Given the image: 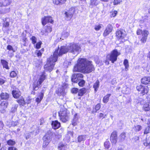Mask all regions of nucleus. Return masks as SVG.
Segmentation results:
<instances>
[{
	"label": "nucleus",
	"mask_w": 150,
	"mask_h": 150,
	"mask_svg": "<svg viewBox=\"0 0 150 150\" xmlns=\"http://www.w3.org/2000/svg\"><path fill=\"white\" fill-rule=\"evenodd\" d=\"M69 52V47L65 46H61L59 48L58 46L53 53V55L51 56L47 59V62L50 66L55 64V63L58 60L59 57H61L64 54Z\"/></svg>",
	"instance_id": "obj_1"
},
{
	"label": "nucleus",
	"mask_w": 150,
	"mask_h": 150,
	"mask_svg": "<svg viewBox=\"0 0 150 150\" xmlns=\"http://www.w3.org/2000/svg\"><path fill=\"white\" fill-rule=\"evenodd\" d=\"M149 34V32L146 30H143L139 28L136 31V34L139 36L138 38L142 43H145L146 42Z\"/></svg>",
	"instance_id": "obj_2"
},
{
	"label": "nucleus",
	"mask_w": 150,
	"mask_h": 150,
	"mask_svg": "<svg viewBox=\"0 0 150 150\" xmlns=\"http://www.w3.org/2000/svg\"><path fill=\"white\" fill-rule=\"evenodd\" d=\"M124 30L122 29H118L115 33V37L118 40L120 41V43H122L127 40L125 39L127 34L125 33Z\"/></svg>",
	"instance_id": "obj_3"
},
{
	"label": "nucleus",
	"mask_w": 150,
	"mask_h": 150,
	"mask_svg": "<svg viewBox=\"0 0 150 150\" xmlns=\"http://www.w3.org/2000/svg\"><path fill=\"white\" fill-rule=\"evenodd\" d=\"M69 112L65 108L63 107L59 112V115L60 120L64 122L68 121L69 120Z\"/></svg>",
	"instance_id": "obj_4"
},
{
	"label": "nucleus",
	"mask_w": 150,
	"mask_h": 150,
	"mask_svg": "<svg viewBox=\"0 0 150 150\" xmlns=\"http://www.w3.org/2000/svg\"><path fill=\"white\" fill-rule=\"evenodd\" d=\"M57 134V133H53L52 132L49 131L44 136L43 138V142L42 146L44 148H45L49 144L51 140V137L52 135L56 136Z\"/></svg>",
	"instance_id": "obj_5"
},
{
	"label": "nucleus",
	"mask_w": 150,
	"mask_h": 150,
	"mask_svg": "<svg viewBox=\"0 0 150 150\" xmlns=\"http://www.w3.org/2000/svg\"><path fill=\"white\" fill-rule=\"evenodd\" d=\"M94 69L92 66H74V71L85 73H88L92 72Z\"/></svg>",
	"instance_id": "obj_6"
},
{
	"label": "nucleus",
	"mask_w": 150,
	"mask_h": 150,
	"mask_svg": "<svg viewBox=\"0 0 150 150\" xmlns=\"http://www.w3.org/2000/svg\"><path fill=\"white\" fill-rule=\"evenodd\" d=\"M68 47L69 52L74 54L76 52L79 53L81 51L80 46L77 43H70Z\"/></svg>",
	"instance_id": "obj_7"
},
{
	"label": "nucleus",
	"mask_w": 150,
	"mask_h": 150,
	"mask_svg": "<svg viewBox=\"0 0 150 150\" xmlns=\"http://www.w3.org/2000/svg\"><path fill=\"white\" fill-rule=\"evenodd\" d=\"M120 54V53L116 49L113 50L109 54L108 60L114 63L117 60V57Z\"/></svg>",
	"instance_id": "obj_8"
},
{
	"label": "nucleus",
	"mask_w": 150,
	"mask_h": 150,
	"mask_svg": "<svg viewBox=\"0 0 150 150\" xmlns=\"http://www.w3.org/2000/svg\"><path fill=\"white\" fill-rule=\"evenodd\" d=\"M92 62L88 60L86 58H79L76 66H92Z\"/></svg>",
	"instance_id": "obj_9"
},
{
	"label": "nucleus",
	"mask_w": 150,
	"mask_h": 150,
	"mask_svg": "<svg viewBox=\"0 0 150 150\" xmlns=\"http://www.w3.org/2000/svg\"><path fill=\"white\" fill-rule=\"evenodd\" d=\"M41 23L43 26H45L47 23L53 24L54 20L53 18L50 16H45L41 19Z\"/></svg>",
	"instance_id": "obj_10"
},
{
	"label": "nucleus",
	"mask_w": 150,
	"mask_h": 150,
	"mask_svg": "<svg viewBox=\"0 0 150 150\" xmlns=\"http://www.w3.org/2000/svg\"><path fill=\"white\" fill-rule=\"evenodd\" d=\"M45 74L43 73L40 76L38 81H35L33 85V89L37 90L38 88V86L42 83V82L45 79Z\"/></svg>",
	"instance_id": "obj_11"
},
{
	"label": "nucleus",
	"mask_w": 150,
	"mask_h": 150,
	"mask_svg": "<svg viewBox=\"0 0 150 150\" xmlns=\"http://www.w3.org/2000/svg\"><path fill=\"white\" fill-rule=\"evenodd\" d=\"M75 13L74 9L71 8L66 11L64 13L65 15V18L67 21H70L72 18L73 15Z\"/></svg>",
	"instance_id": "obj_12"
},
{
	"label": "nucleus",
	"mask_w": 150,
	"mask_h": 150,
	"mask_svg": "<svg viewBox=\"0 0 150 150\" xmlns=\"http://www.w3.org/2000/svg\"><path fill=\"white\" fill-rule=\"evenodd\" d=\"M137 90L140 92L143 95L147 94L149 92V88L147 86L140 85H138L136 87Z\"/></svg>",
	"instance_id": "obj_13"
},
{
	"label": "nucleus",
	"mask_w": 150,
	"mask_h": 150,
	"mask_svg": "<svg viewBox=\"0 0 150 150\" xmlns=\"http://www.w3.org/2000/svg\"><path fill=\"white\" fill-rule=\"evenodd\" d=\"M52 30V28L51 25H47L45 26L44 30L41 31L42 35H47L48 34L50 33Z\"/></svg>",
	"instance_id": "obj_14"
},
{
	"label": "nucleus",
	"mask_w": 150,
	"mask_h": 150,
	"mask_svg": "<svg viewBox=\"0 0 150 150\" xmlns=\"http://www.w3.org/2000/svg\"><path fill=\"white\" fill-rule=\"evenodd\" d=\"M113 29V27L111 24L108 25L105 28L103 35V37H105L109 35Z\"/></svg>",
	"instance_id": "obj_15"
},
{
	"label": "nucleus",
	"mask_w": 150,
	"mask_h": 150,
	"mask_svg": "<svg viewBox=\"0 0 150 150\" xmlns=\"http://www.w3.org/2000/svg\"><path fill=\"white\" fill-rule=\"evenodd\" d=\"M11 3V0H0V7L7 6Z\"/></svg>",
	"instance_id": "obj_16"
},
{
	"label": "nucleus",
	"mask_w": 150,
	"mask_h": 150,
	"mask_svg": "<svg viewBox=\"0 0 150 150\" xmlns=\"http://www.w3.org/2000/svg\"><path fill=\"white\" fill-rule=\"evenodd\" d=\"M8 103L6 101L2 102L0 105V110L1 113H4L8 106Z\"/></svg>",
	"instance_id": "obj_17"
},
{
	"label": "nucleus",
	"mask_w": 150,
	"mask_h": 150,
	"mask_svg": "<svg viewBox=\"0 0 150 150\" xmlns=\"http://www.w3.org/2000/svg\"><path fill=\"white\" fill-rule=\"evenodd\" d=\"M149 97L150 98L149 102L144 103L143 106V109L146 111L150 110V95Z\"/></svg>",
	"instance_id": "obj_18"
},
{
	"label": "nucleus",
	"mask_w": 150,
	"mask_h": 150,
	"mask_svg": "<svg viewBox=\"0 0 150 150\" xmlns=\"http://www.w3.org/2000/svg\"><path fill=\"white\" fill-rule=\"evenodd\" d=\"M117 137L116 132H113L111 135L110 139L111 142L113 144H115L117 141Z\"/></svg>",
	"instance_id": "obj_19"
},
{
	"label": "nucleus",
	"mask_w": 150,
	"mask_h": 150,
	"mask_svg": "<svg viewBox=\"0 0 150 150\" xmlns=\"http://www.w3.org/2000/svg\"><path fill=\"white\" fill-rule=\"evenodd\" d=\"M52 3L55 5H62L65 4L67 0H52Z\"/></svg>",
	"instance_id": "obj_20"
},
{
	"label": "nucleus",
	"mask_w": 150,
	"mask_h": 150,
	"mask_svg": "<svg viewBox=\"0 0 150 150\" xmlns=\"http://www.w3.org/2000/svg\"><path fill=\"white\" fill-rule=\"evenodd\" d=\"M52 127L54 129L59 128L60 126V123L57 120L53 121L52 123Z\"/></svg>",
	"instance_id": "obj_21"
},
{
	"label": "nucleus",
	"mask_w": 150,
	"mask_h": 150,
	"mask_svg": "<svg viewBox=\"0 0 150 150\" xmlns=\"http://www.w3.org/2000/svg\"><path fill=\"white\" fill-rule=\"evenodd\" d=\"M141 82L144 84L150 83V77H145L141 79Z\"/></svg>",
	"instance_id": "obj_22"
},
{
	"label": "nucleus",
	"mask_w": 150,
	"mask_h": 150,
	"mask_svg": "<svg viewBox=\"0 0 150 150\" xmlns=\"http://www.w3.org/2000/svg\"><path fill=\"white\" fill-rule=\"evenodd\" d=\"M67 145L66 144L60 143L58 146V149L59 150H65L66 148H67Z\"/></svg>",
	"instance_id": "obj_23"
},
{
	"label": "nucleus",
	"mask_w": 150,
	"mask_h": 150,
	"mask_svg": "<svg viewBox=\"0 0 150 150\" xmlns=\"http://www.w3.org/2000/svg\"><path fill=\"white\" fill-rule=\"evenodd\" d=\"M12 93L13 97L15 98H18L21 95V93L16 90H13Z\"/></svg>",
	"instance_id": "obj_24"
},
{
	"label": "nucleus",
	"mask_w": 150,
	"mask_h": 150,
	"mask_svg": "<svg viewBox=\"0 0 150 150\" xmlns=\"http://www.w3.org/2000/svg\"><path fill=\"white\" fill-rule=\"evenodd\" d=\"M99 86V82L98 80H97L95 83H94L93 87L94 89L95 92L98 90Z\"/></svg>",
	"instance_id": "obj_25"
},
{
	"label": "nucleus",
	"mask_w": 150,
	"mask_h": 150,
	"mask_svg": "<svg viewBox=\"0 0 150 150\" xmlns=\"http://www.w3.org/2000/svg\"><path fill=\"white\" fill-rule=\"evenodd\" d=\"M111 96L110 94H107L103 98V102L104 103H106L108 101L109 98Z\"/></svg>",
	"instance_id": "obj_26"
},
{
	"label": "nucleus",
	"mask_w": 150,
	"mask_h": 150,
	"mask_svg": "<svg viewBox=\"0 0 150 150\" xmlns=\"http://www.w3.org/2000/svg\"><path fill=\"white\" fill-rule=\"evenodd\" d=\"M86 135L79 136L78 137V142H80L81 141H84L86 140Z\"/></svg>",
	"instance_id": "obj_27"
},
{
	"label": "nucleus",
	"mask_w": 150,
	"mask_h": 150,
	"mask_svg": "<svg viewBox=\"0 0 150 150\" xmlns=\"http://www.w3.org/2000/svg\"><path fill=\"white\" fill-rule=\"evenodd\" d=\"M44 94L42 93H40L39 97H37L36 99V101L38 103H40L43 98Z\"/></svg>",
	"instance_id": "obj_28"
},
{
	"label": "nucleus",
	"mask_w": 150,
	"mask_h": 150,
	"mask_svg": "<svg viewBox=\"0 0 150 150\" xmlns=\"http://www.w3.org/2000/svg\"><path fill=\"white\" fill-rule=\"evenodd\" d=\"M110 16L111 18H114L115 17L118 13V12L116 10L112 11L110 12Z\"/></svg>",
	"instance_id": "obj_29"
},
{
	"label": "nucleus",
	"mask_w": 150,
	"mask_h": 150,
	"mask_svg": "<svg viewBox=\"0 0 150 150\" xmlns=\"http://www.w3.org/2000/svg\"><path fill=\"white\" fill-rule=\"evenodd\" d=\"M77 114H76L74 115V119H73L72 121V125L74 126H75L77 124V121L78 120V119L76 117V116H77Z\"/></svg>",
	"instance_id": "obj_30"
},
{
	"label": "nucleus",
	"mask_w": 150,
	"mask_h": 150,
	"mask_svg": "<svg viewBox=\"0 0 150 150\" xmlns=\"http://www.w3.org/2000/svg\"><path fill=\"white\" fill-rule=\"evenodd\" d=\"M1 99H6L8 98V95L6 93H2L0 95Z\"/></svg>",
	"instance_id": "obj_31"
},
{
	"label": "nucleus",
	"mask_w": 150,
	"mask_h": 150,
	"mask_svg": "<svg viewBox=\"0 0 150 150\" xmlns=\"http://www.w3.org/2000/svg\"><path fill=\"white\" fill-rule=\"evenodd\" d=\"M17 102L23 106L25 104V101L22 97H21L20 98L17 100Z\"/></svg>",
	"instance_id": "obj_32"
},
{
	"label": "nucleus",
	"mask_w": 150,
	"mask_h": 150,
	"mask_svg": "<svg viewBox=\"0 0 150 150\" xmlns=\"http://www.w3.org/2000/svg\"><path fill=\"white\" fill-rule=\"evenodd\" d=\"M21 39L23 42L24 43V45L25 46L26 42L28 40L27 38H26V34L23 35Z\"/></svg>",
	"instance_id": "obj_33"
},
{
	"label": "nucleus",
	"mask_w": 150,
	"mask_h": 150,
	"mask_svg": "<svg viewBox=\"0 0 150 150\" xmlns=\"http://www.w3.org/2000/svg\"><path fill=\"white\" fill-rule=\"evenodd\" d=\"M78 95L79 96H81L84 94L86 92L85 89V88H82L78 91Z\"/></svg>",
	"instance_id": "obj_34"
},
{
	"label": "nucleus",
	"mask_w": 150,
	"mask_h": 150,
	"mask_svg": "<svg viewBox=\"0 0 150 150\" xmlns=\"http://www.w3.org/2000/svg\"><path fill=\"white\" fill-rule=\"evenodd\" d=\"M78 79L77 77L76 74H74L72 75L71 81L74 82H77Z\"/></svg>",
	"instance_id": "obj_35"
},
{
	"label": "nucleus",
	"mask_w": 150,
	"mask_h": 150,
	"mask_svg": "<svg viewBox=\"0 0 150 150\" xmlns=\"http://www.w3.org/2000/svg\"><path fill=\"white\" fill-rule=\"evenodd\" d=\"M98 0H91L90 1V5L92 6H96L98 4Z\"/></svg>",
	"instance_id": "obj_36"
},
{
	"label": "nucleus",
	"mask_w": 150,
	"mask_h": 150,
	"mask_svg": "<svg viewBox=\"0 0 150 150\" xmlns=\"http://www.w3.org/2000/svg\"><path fill=\"white\" fill-rule=\"evenodd\" d=\"M30 40H31L32 43L33 44L35 45L36 43L37 39L35 36H32L30 38Z\"/></svg>",
	"instance_id": "obj_37"
},
{
	"label": "nucleus",
	"mask_w": 150,
	"mask_h": 150,
	"mask_svg": "<svg viewBox=\"0 0 150 150\" xmlns=\"http://www.w3.org/2000/svg\"><path fill=\"white\" fill-rule=\"evenodd\" d=\"M42 44V42L41 41H39L36 44L35 48L36 49H37L40 48L41 47Z\"/></svg>",
	"instance_id": "obj_38"
},
{
	"label": "nucleus",
	"mask_w": 150,
	"mask_h": 150,
	"mask_svg": "<svg viewBox=\"0 0 150 150\" xmlns=\"http://www.w3.org/2000/svg\"><path fill=\"white\" fill-rule=\"evenodd\" d=\"M7 144L10 146H13L15 145L16 142L15 141L10 139L8 140L7 142Z\"/></svg>",
	"instance_id": "obj_39"
},
{
	"label": "nucleus",
	"mask_w": 150,
	"mask_h": 150,
	"mask_svg": "<svg viewBox=\"0 0 150 150\" xmlns=\"http://www.w3.org/2000/svg\"><path fill=\"white\" fill-rule=\"evenodd\" d=\"M125 137V134L124 132L122 133L120 135V141L122 142L123 141Z\"/></svg>",
	"instance_id": "obj_40"
},
{
	"label": "nucleus",
	"mask_w": 150,
	"mask_h": 150,
	"mask_svg": "<svg viewBox=\"0 0 150 150\" xmlns=\"http://www.w3.org/2000/svg\"><path fill=\"white\" fill-rule=\"evenodd\" d=\"M122 2V0H114L113 2L114 5L120 4Z\"/></svg>",
	"instance_id": "obj_41"
},
{
	"label": "nucleus",
	"mask_w": 150,
	"mask_h": 150,
	"mask_svg": "<svg viewBox=\"0 0 150 150\" xmlns=\"http://www.w3.org/2000/svg\"><path fill=\"white\" fill-rule=\"evenodd\" d=\"M65 91L63 89H60L58 90V95H64L65 94Z\"/></svg>",
	"instance_id": "obj_42"
},
{
	"label": "nucleus",
	"mask_w": 150,
	"mask_h": 150,
	"mask_svg": "<svg viewBox=\"0 0 150 150\" xmlns=\"http://www.w3.org/2000/svg\"><path fill=\"white\" fill-rule=\"evenodd\" d=\"M102 24H99L98 25H96L95 26L94 29L96 31H98L101 29L102 28Z\"/></svg>",
	"instance_id": "obj_43"
},
{
	"label": "nucleus",
	"mask_w": 150,
	"mask_h": 150,
	"mask_svg": "<svg viewBox=\"0 0 150 150\" xmlns=\"http://www.w3.org/2000/svg\"><path fill=\"white\" fill-rule=\"evenodd\" d=\"M1 62L3 66H8V63L5 60L1 59Z\"/></svg>",
	"instance_id": "obj_44"
},
{
	"label": "nucleus",
	"mask_w": 150,
	"mask_h": 150,
	"mask_svg": "<svg viewBox=\"0 0 150 150\" xmlns=\"http://www.w3.org/2000/svg\"><path fill=\"white\" fill-rule=\"evenodd\" d=\"M134 129L135 131H139L142 129V126L140 125H137L134 127Z\"/></svg>",
	"instance_id": "obj_45"
},
{
	"label": "nucleus",
	"mask_w": 150,
	"mask_h": 150,
	"mask_svg": "<svg viewBox=\"0 0 150 150\" xmlns=\"http://www.w3.org/2000/svg\"><path fill=\"white\" fill-rule=\"evenodd\" d=\"M6 48L9 51H11L13 52H15V50L14 49L13 47L11 45H8Z\"/></svg>",
	"instance_id": "obj_46"
},
{
	"label": "nucleus",
	"mask_w": 150,
	"mask_h": 150,
	"mask_svg": "<svg viewBox=\"0 0 150 150\" xmlns=\"http://www.w3.org/2000/svg\"><path fill=\"white\" fill-rule=\"evenodd\" d=\"M110 143L109 141H107L105 142L104 146L106 148L108 149L110 147Z\"/></svg>",
	"instance_id": "obj_47"
},
{
	"label": "nucleus",
	"mask_w": 150,
	"mask_h": 150,
	"mask_svg": "<svg viewBox=\"0 0 150 150\" xmlns=\"http://www.w3.org/2000/svg\"><path fill=\"white\" fill-rule=\"evenodd\" d=\"M150 131V127L148 126L145 129V130L144 132V134H147L148 133H149Z\"/></svg>",
	"instance_id": "obj_48"
},
{
	"label": "nucleus",
	"mask_w": 150,
	"mask_h": 150,
	"mask_svg": "<svg viewBox=\"0 0 150 150\" xmlns=\"http://www.w3.org/2000/svg\"><path fill=\"white\" fill-rule=\"evenodd\" d=\"M17 74V73L14 71H11L10 74V76L11 77L13 78L15 77Z\"/></svg>",
	"instance_id": "obj_49"
},
{
	"label": "nucleus",
	"mask_w": 150,
	"mask_h": 150,
	"mask_svg": "<svg viewBox=\"0 0 150 150\" xmlns=\"http://www.w3.org/2000/svg\"><path fill=\"white\" fill-rule=\"evenodd\" d=\"M9 26V23L8 22H6L3 24V27L4 28L8 27Z\"/></svg>",
	"instance_id": "obj_50"
},
{
	"label": "nucleus",
	"mask_w": 150,
	"mask_h": 150,
	"mask_svg": "<svg viewBox=\"0 0 150 150\" xmlns=\"http://www.w3.org/2000/svg\"><path fill=\"white\" fill-rule=\"evenodd\" d=\"M85 83V81L83 80H82L80 81L78 83V85L80 86H83L84 85Z\"/></svg>",
	"instance_id": "obj_51"
},
{
	"label": "nucleus",
	"mask_w": 150,
	"mask_h": 150,
	"mask_svg": "<svg viewBox=\"0 0 150 150\" xmlns=\"http://www.w3.org/2000/svg\"><path fill=\"white\" fill-rule=\"evenodd\" d=\"M79 89L76 88H73L71 90V92L73 93H76L78 92Z\"/></svg>",
	"instance_id": "obj_52"
},
{
	"label": "nucleus",
	"mask_w": 150,
	"mask_h": 150,
	"mask_svg": "<svg viewBox=\"0 0 150 150\" xmlns=\"http://www.w3.org/2000/svg\"><path fill=\"white\" fill-rule=\"evenodd\" d=\"M18 106L17 105H16L14 107L12 108L11 110V112H15Z\"/></svg>",
	"instance_id": "obj_53"
},
{
	"label": "nucleus",
	"mask_w": 150,
	"mask_h": 150,
	"mask_svg": "<svg viewBox=\"0 0 150 150\" xmlns=\"http://www.w3.org/2000/svg\"><path fill=\"white\" fill-rule=\"evenodd\" d=\"M69 31L68 32H64L63 33V35L64 37H67L69 35Z\"/></svg>",
	"instance_id": "obj_54"
},
{
	"label": "nucleus",
	"mask_w": 150,
	"mask_h": 150,
	"mask_svg": "<svg viewBox=\"0 0 150 150\" xmlns=\"http://www.w3.org/2000/svg\"><path fill=\"white\" fill-rule=\"evenodd\" d=\"M45 68H47V71L50 72L53 69V66H46Z\"/></svg>",
	"instance_id": "obj_55"
},
{
	"label": "nucleus",
	"mask_w": 150,
	"mask_h": 150,
	"mask_svg": "<svg viewBox=\"0 0 150 150\" xmlns=\"http://www.w3.org/2000/svg\"><path fill=\"white\" fill-rule=\"evenodd\" d=\"M123 64L124 66H129L128 60L127 59H125L123 62Z\"/></svg>",
	"instance_id": "obj_56"
},
{
	"label": "nucleus",
	"mask_w": 150,
	"mask_h": 150,
	"mask_svg": "<svg viewBox=\"0 0 150 150\" xmlns=\"http://www.w3.org/2000/svg\"><path fill=\"white\" fill-rule=\"evenodd\" d=\"M100 104H98L96 106L95 108L96 111L100 109Z\"/></svg>",
	"instance_id": "obj_57"
},
{
	"label": "nucleus",
	"mask_w": 150,
	"mask_h": 150,
	"mask_svg": "<svg viewBox=\"0 0 150 150\" xmlns=\"http://www.w3.org/2000/svg\"><path fill=\"white\" fill-rule=\"evenodd\" d=\"M76 75L78 80L80 79V78H83V75L81 74H76Z\"/></svg>",
	"instance_id": "obj_58"
},
{
	"label": "nucleus",
	"mask_w": 150,
	"mask_h": 150,
	"mask_svg": "<svg viewBox=\"0 0 150 150\" xmlns=\"http://www.w3.org/2000/svg\"><path fill=\"white\" fill-rule=\"evenodd\" d=\"M42 53L40 50H38L37 53V56L38 57H41L42 55Z\"/></svg>",
	"instance_id": "obj_59"
},
{
	"label": "nucleus",
	"mask_w": 150,
	"mask_h": 150,
	"mask_svg": "<svg viewBox=\"0 0 150 150\" xmlns=\"http://www.w3.org/2000/svg\"><path fill=\"white\" fill-rule=\"evenodd\" d=\"M144 145L146 146H150V142H148L147 141H146L144 143Z\"/></svg>",
	"instance_id": "obj_60"
},
{
	"label": "nucleus",
	"mask_w": 150,
	"mask_h": 150,
	"mask_svg": "<svg viewBox=\"0 0 150 150\" xmlns=\"http://www.w3.org/2000/svg\"><path fill=\"white\" fill-rule=\"evenodd\" d=\"M17 149L14 147H10L8 149V150H17Z\"/></svg>",
	"instance_id": "obj_61"
},
{
	"label": "nucleus",
	"mask_w": 150,
	"mask_h": 150,
	"mask_svg": "<svg viewBox=\"0 0 150 150\" xmlns=\"http://www.w3.org/2000/svg\"><path fill=\"white\" fill-rule=\"evenodd\" d=\"M18 124V122H12V125L13 126H15L17 125Z\"/></svg>",
	"instance_id": "obj_62"
},
{
	"label": "nucleus",
	"mask_w": 150,
	"mask_h": 150,
	"mask_svg": "<svg viewBox=\"0 0 150 150\" xmlns=\"http://www.w3.org/2000/svg\"><path fill=\"white\" fill-rule=\"evenodd\" d=\"M4 126V125L2 122L0 121V130Z\"/></svg>",
	"instance_id": "obj_63"
},
{
	"label": "nucleus",
	"mask_w": 150,
	"mask_h": 150,
	"mask_svg": "<svg viewBox=\"0 0 150 150\" xmlns=\"http://www.w3.org/2000/svg\"><path fill=\"white\" fill-rule=\"evenodd\" d=\"M4 83V80L0 79V84L2 85Z\"/></svg>",
	"instance_id": "obj_64"
}]
</instances>
